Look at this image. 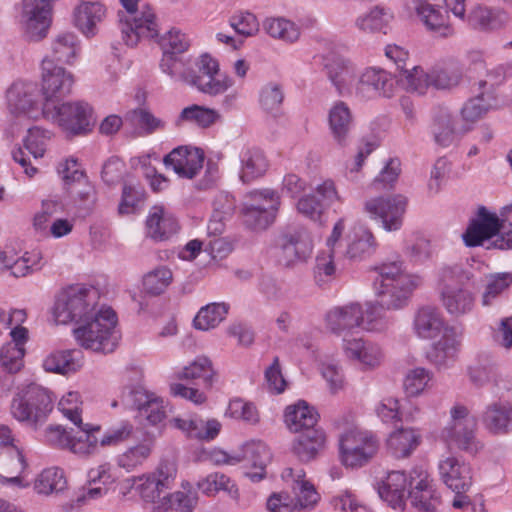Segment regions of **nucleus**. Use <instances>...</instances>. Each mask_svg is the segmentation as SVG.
Returning <instances> with one entry per match:
<instances>
[{
  "instance_id": "obj_1",
  "label": "nucleus",
  "mask_w": 512,
  "mask_h": 512,
  "mask_svg": "<svg viewBox=\"0 0 512 512\" xmlns=\"http://www.w3.org/2000/svg\"><path fill=\"white\" fill-rule=\"evenodd\" d=\"M377 273L373 288L378 301L350 303L331 309L326 315L327 327L336 334L356 327L369 332H385L394 323L384 310H399L407 306L415 289L422 285V278L405 271L402 260L386 261L373 267Z\"/></svg>"
},
{
  "instance_id": "obj_2",
  "label": "nucleus",
  "mask_w": 512,
  "mask_h": 512,
  "mask_svg": "<svg viewBox=\"0 0 512 512\" xmlns=\"http://www.w3.org/2000/svg\"><path fill=\"white\" fill-rule=\"evenodd\" d=\"M378 494L394 510L403 511L406 500L417 512H436L438 497L428 473L420 466L407 475L403 471H391L378 484Z\"/></svg>"
},
{
  "instance_id": "obj_3",
  "label": "nucleus",
  "mask_w": 512,
  "mask_h": 512,
  "mask_svg": "<svg viewBox=\"0 0 512 512\" xmlns=\"http://www.w3.org/2000/svg\"><path fill=\"white\" fill-rule=\"evenodd\" d=\"M413 329L422 339H439L427 352V359L438 367H446L455 361L461 339L456 330L446 324L441 312L433 306L421 307L415 314Z\"/></svg>"
},
{
  "instance_id": "obj_4",
  "label": "nucleus",
  "mask_w": 512,
  "mask_h": 512,
  "mask_svg": "<svg viewBox=\"0 0 512 512\" xmlns=\"http://www.w3.org/2000/svg\"><path fill=\"white\" fill-rule=\"evenodd\" d=\"M436 277V289L447 313L453 317L471 313L475 296L466 285L475 278L473 267L465 263L443 264L437 269Z\"/></svg>"
},
{
  "instance_id": "obj_5",
  "label": "nucleus",
  "mask_w": 512,
  "mask_h": 512,
  "mask_svg": "<svg viewBox=\"0 0 512 512\" xmlns=\"http://www.w3.org/2000/svg\"><path fill=\"white\" fill-rule=\"evenodd\" d=\"M117 315L110 307H101L93 319L73 330L77 343L84 349L104 354L112 353L119 344Z\"/></svg>"
},
{
  "instance_id": "obj_6",
  "label": "nucleus",
  "mask_w": 512,
  "mask_h": 512,
  "mask_svg": "<svg viewBox=\"0 0 512 512\" xmlns=\"http://www.w3.org/2000/svg\"><path fill=\"white\" fill-rule=\"evenodd\" d=\"M99 298V291L92 286L74 285L64 289L55 301V321L64 325L86 323L98 312Z\"/></svg>"
},
{
  "instance_id": "obj_7",
  "label": "nucleus",
  "mask_w": 512,
  "mask_h": 512,
  "mask_svg": "<svg viewBox=\"0 0 512 512\" xmlns=\"http://www.w3.org/2000/svg\"><path fill=\"white\" fill-rule=\"evenodd\" d=\"M10 410L17 421L36 429L46 422L53 410L52 393L36 383L18 387Z\"/></svg>"
},
{
  "instance_id": "obj_8",
  "label": "nucleus",
  "mask_w": 512,
  "mask_h": 512,
  "mask_svg": "<svg viewBox=\"0 0 512 512\" xmlns=\"http://www.w3.org/2000/svg\"><path fill=\"white\" fill-rule=\"evenodd\" d=\"M282 479L291 487L294 497L279 493L272 494L267 501L269 512H294L312 509L320 500L314 485L305 478L301 468H286L281 474Z\"/></svg>"
},
{
  "instance_id": "obj_9",
  "label": "nucleus",
  "mask_w": 512,
  "mask_h": 512,
  "mask_svg": "<svg viewBox=\"0 0 512 512\" xmlns=\"http://www.w3.org/2000/svg\"><path fill=\"white\" fill-rule=\"evenodd\" d=\"M142 0H120L124 11H119V26L122 39L127 46L134 47L141 39H153L159 35L157 18L148 4H138Z\"/></svg>"
},
{
  "instance_id": "obj_10",
  "label": "nucleus",
  "mask_w": 512,
  "mask_h": 512,
  "mask_svg": "<svg viewBox=\"0 0 512 512\" xmlns=\"http://www.w3.org/2000/svg\"><path fill=\"white\" fill-rule=\"evenodd\" d=\"M93 109L85 101L48 104L44 119L57 125L67 136L86 135L93 127Z\"/></svg>"
},
{
  "instance_id": "obj_11",
  "label": "nucleus",
  "mask_w": 512,
  "mask_h": 512,
  "mask_svg": "<svg viewBox=\"0 0 512 512\" xmlns=\"http://www.w3.org/2000/svg\"><path fill=\"white\" fill-rule=\"evenodd\" d=\"M450 422L443 428L442 437L450 445L474 455L482 444L476 439L477 422L463 405H455L450 410Z\"/></svg>"
},
{
  "instance_id": "obj_12",
  "label": "nucleus",
  "mask_w": 512,
  "mask_h": 512,
  "mask_svg": "<svg viewBox=\"0 0 512 512\" xmlns=\"http://www.w3.org/2000/svg\"><path fill=\"white\" fill-rule=\"evenodd\" d=\"M378 449L379 440L371 431L351 429L339 437L340 460L346 467H363Z\"/></svg>"
},
{
  "instance_id": "obj_13",
  "label": "nucleus",
  "mask_w": 512,
  "mask_h": 512,
  "mask_svg": "<svg viewBox=\"0 0 512 512\" xmlns=\"http://www.w3.org/2000/svg\"><path fill=\"white\" fill-rule=\"evenodd\" d=\"M242 213L244 223L251 229L262 230L271 225L280 205V197L273 189L254 190L247 194Z\"/></svg>"
},
{
  "instance_id": "obj_14",
  "label": "nucleus",
  "mask_w": 512,
  "mask_h": 512,
  "mask_svg": "<svg viewBox=\"0 0 512 512\" xmlns=\"http://www.w3.org/2000/svg\"><path fill=\"white\" fill-rule=\"evenodd\" d=\"M407 198L403 195L378 196L365 201L364 212L387 232L398 231L403 226Z\"/></svg>"
},
{
  "instance_id": "obj_15",
  "label": "nucleus",
  "mask_w": 512,
  "mask_h": 512,
  "mask_svg": "<svg viewBox=\"0 0 512 512\" xmlns=\"http://www.w3.org/2000/svg\"><path fill=\"white\" fill-rule=\"evenodd\" d=\"M7 103L10 112L16 117L31 120L44 118V101L38 102V88L33 82H14L7 91Z\"/></svg>"
},
{
  "instance_id": "obj_16",
  "label": "nucleus",
  "mask_w": 512,
  "mask_h": 512,
  "mask_svg": "<svg viewBox=\"0 0 512 512\" xmlns=\"http://www.w3.org/2000/svg\"><path fill=\"white\" fill-rule=\"evenodd\" d=\"M396 84L393 75L378 67L365 68L355 84V96L361 101L394 96Z\"/></svg>"
},
{
  "instance_id": "obj_17",
  "label": "nucleus",
  "mask_w": 512,
  "mask_h": 512,
  "mask_svg": "<svg viewBox=\"0 0 512 512\" xmlns=\"http://www.w3.org/2000/svg\"><path fill=\"white\" fill-rule=\"evenodd\" d=\"M174 463L164 461L159 464L156 471L141 477L128 478L127 488H134L139 492L145 502L154 503L160 497L163 490L169 489L176 477Z\"/></svg>"
},
{
  "instance_id": "obj_18",
  "label": "nucleus",
  "mask_w": 512,
  "mask_h": 512,
  "mask_svg": "<svg viewBox=\"0 0 512 512\" xmlns=\"http://www.w3.org/2000/svg\"><path fill=\"white\" fill-rule=\"evenodd\" d=\"M74 83L73 75L53 60L46 57L42 61V95L44 108L48 104L61 103L64 97L70 94Z\"/></svg>"
},
{
  "instance_id": "obj_19",
  "label": "nucleus",
  "mask_w": 512,
  "mask_h": 512,
  "mask_svg": "<svg viewBox=\"0 0 512 512\" xmlns=\"http://www.w3.org/2000/svg\"><path fill=\"white\" fill-rule=\"evenodd\" d=\"M127 403L138 411L141 418L151 425L161 423L166 417L164 400L142 385L128 387L123 392Z\"/></svg>"
},
{
  "instance_id": "obj_20",
  "label": "nucleus",
  "mask_w": 512,
  "mask_h": 512,
  "mask_svg": "<svg viewBox=\"0 0 512 512\" xmlns=\"http://www.w3.org/2000/svg\"><path fill=\"white\" fill-rule=\"evenodd\" d=\"M501 230V220L486 207L480 206L475 218L471 219L462 235L467 247L482 246L485 241L498 237Z\"/></svg>"
},
{
  "instance_id": "obj_21",
  "label": "nucleus",
  "mask_w": 512,
  "mask_h": 512,
  "mask_svg": "<svg viewBox=\"0 0 512 512\" xmlns=\"http://www.w3.org/2000/svg\"><path fill=\"white\" fill-rule=\"evenodd\" d=\"M442 482L453 492H467L473 483V471L468 462L448 456L438 463Z\"/></svg>"
},
{
  "instance_id": "obj_22",
  "label": "nucleus",
  "mask_w": 512,
  "mask_h": 512,
  "mask_svg": "<svg viewBox=\"0 0 512 512\" xmlns=\"http://www.w3.org/2000/svg\"><path fill=\"white\" fill-rule=\"evenodd\" d=\"M279 246L281 251L279 262L286 267L305 262L311 256L313 249L311 236L304 229L283 235Z\"/></svg>"
},
{
  "instance_id": "obj_23",
  "label": "nucleus",
  "mask_w": 512,
  "mask_h": 512,
  "mask_svg": "<svg viewBox=\"0 0 512 512\" xmlns=\"http://www.w3.org/2000/svg\"><path fill=\"white\" fill-rule=\"evenodd\" d=\"M164 164L182 178H194L203 167L204 154L198 148L177 147L164 157Z\"/></svg>"
},
{
  "instance_id": "obj_24",
  "label": "nucleus",
  "mask_w": 512,
  "mask_h": 512,
  "mask_svg": "<svg viewBox=\"0 0 512 512\" xmlns=\"http://www.w3.org/2000/svg\"><path fill=\"white\" fill-rule=\"evenodd\" d=\"M343 350L349 359L357 361L364 369H375L384 360L382 347L363 338H344Z\"/></svg>"
},
{
  "instance_id": "obj_25",
  "label": "nucleus",
  "mask_w": 512,
  "mask_h": 512,
  "mask_svg": "<svg viewBox=\"0 0 512 512\" xmlns=\"http://www.w3.org/2000/svg\"><path fill=\"white\" fill-rule=\"evenodd\" d=\"M179 224L172 213L162 206H153L146 219V234L154 241H166L176 235Z\"/></svg>"
},
{
  "instance_id": "obj_26",
  "label": "nucleus",
  "mask_w": 512,
  "mask_h": 512,
  "mask_svg": "<svg viewBox=\"0 0 512 512\" xmlns=\"http://www.w3.org/2000/svg\"><path fill=\"white\" fill-rule=\"evenodd\" d=\"M496 104V95L493 91L478 90L474 97L467 100L461 109L463 125L461 133H467L473 125L482 119Z\"/></svg>"
},
{
  "instance_id": "obj_27",
  "label": "nucleus",
  "mask_w": 512,
  "mask_h": 512,
  "mask_svg": "<svg viewBox=\"0 0 512 512\" xmlns=\"http://www.w3.org/2000/svg\"><path fill=\"white\" fill-rule=\"evenodd\" d=\"M328 125L334 141L345 146L354 127V117L347 103L336 101L328 112Z\"/></svg>"
},
{
  "instance_id": "obj_28",
  "label": "nucleus",
  "mask_w": 512,
  "mask_h": 512,
  "mask_svg": "<svg viewBox=\"0 0 512 512\" xmlns=\"http://www.w3.org/2000/svg\"><path fill=\"white\" fill-rule=\"evenodd\" d=\"M414 9L426 29L440 37L454 35V28L448 22V15L424 0H416Z\"/></svg>"
},
{
  "instance_id": "obj_29",
  "label": "nucleus",
  "mask_w": 512,
  "mask_h": 512,
  "mask_svg": "<svg viewBox=\"0 0 512 512\" xmlns=\"http://www.w3.org/2000/svg\"><path fill=\"white\" fill-rule=\"evenodd\" d=\"M327 75L340 95L349 93V85L354 75L351 63L336 53L322 56Z\"/></svg>"
},
{
  "instance_id": "obj_30",
  "label": "nucleus",
  "mask_w": 512,
  "mask_h": 512,
  "mask_svg": "<svg viewBox=\"0 0 512 512\" xmlns=\"http://www.w3.org/2000/svg\"><path fill=\"white\" fill-rule=\"evenodd\" d=\"M327 75L340 95L349 93V85L354 75L351 63L336 53L322 56Z\"/></svg>"
},
{
  "instance_id": "obj_31",
  "label": "nucleus",
  "mask_w": 512,
  "mask_h": 512,
  "mask_svg": "<svg viewBox=\"0 0 512 512\" xmlns=\"http://www.w3.org/2000/svg\"><path fill=\"white\" fill-rule=\"evenodd\" d=\"M83 366L81 351L77 349L55 350L43 360L42 367L47 372L61 375L75 373Z\"/></svg>"
},
{
  "instance_id": "obj_32",
  "label": "nucleus",
  "mask_w": 512,
  "mask_h": 512,
  "mask_svg": "<svg viewBox=\"0 0 512 512\" xmlns=\"http://www.w3.org/2000/svg\"><path fill=\"white\" fill-rule=\"evenodd\" d=\"M466 20L473 29L490 32L503 28L508 22V14L499 8L479 5L469 12Z\"/></svg>"
},
{
  "instance_id": "obj_33",
  "label": "nucleus",
  "mask_w": 512,
  "mask_h": 512,
  "mask_svg": "<svg viewBox=\"0 0 512 512\" xmlns=\"http://www.w3.org/2000/svg\"><path fill=\"white\" fill-rule=\"evenodd\" d=\"M485 428L494 435L512 432V404L495 402L487 406L482 416Z\"/></svg>"
},
{
  "instance_id": "obj_34",
  "label": "nucleus",
  "mask_w": 512,
  "mask_h": 512,
  "mask_svg": "<svg viewBox=\"0 0 512 512\" xmlns=\"http://www.w3.org/2000/svg\"><path fill=\"white\" fill-rule=\"evenodd\" d=\"M25 467L26 461L18 446L0 448V482L18 485Z\"/></svg>"
},
{
  "instance_id": "obj_35",
  "label": "nucleus",
  "mask_w": 512,
  "mask_h": 512,
  "mask_svg": "<svg viewBox=\"0 0 512 512\" xmlns=\"http://www.w3.org/2000/svg\"><path fill=\"white\" fill-rule=\"evenodd\" d=\"M117 479L115 470L110 463H102L91 468L87 473L88 488L83 494V499H98L108 492V486Z\"/></svg>"
},
{
  "instance_id": "obj_36",
  "label": "nucleus",
  "mask_w": 512,
  "mask_h": 512,
  "mask_svg": "<svg viewBox=\"0 0 512 512\" xmlns=\"http://www.w3.org/2000/svg\"><path fill=\"white\" fill-rule=\"evenodd\" d=\"M106 10L100 2H81L74 11L76 27L87 37L97 33V25L105 17Z\"/></svg>"
},
{
  "instance_id": "obj_37",
  "label": "nucleus",
  "mask_w": 512,
  "mask_h": 512,
  "mask_svg": "<svg viewBox=\"0 0 512 512\" xmlns=\"http://www.w3.org/2000/svg\"><path fill=\"white\" fill-rule=\"evenodd\" d=\"M240 179L243 183L262 177L268 169L263 151L257 147H245L240 152Z\"/></svg>"
},
{
  "instance_id": "obj_38",
  "label": "nucleus",
  "mask_w": 512,
  "mask_h": 512,
  "mask_svg": "<svg viewBox=\"0 0 512 512\" xmlns=\"http://www.w3.org/2000/svg\"><path fill=\"white\" fill-rule=\"evenodd\" d=\"M284 419L290 431L301 433L307 429H316L318 414L305 401H299L297 404L286 408Z\"/></svg>"
},
{
  "instance_id": "obj_39",
  "label": "nucleus",
  "mask_w": 512,
  "mask_h": 512,
  "mask_svg": "<svg viewBox=\"0 0 512 512\" xmlns=\"http://www.w3.org/2000/svg\"><path fill=\"white\" fill-rule=\"evenodd\" d=\"M175 426L184 431L188 437L210 441L215 439L221 429V424L215 419L204 421L200 418L174 419Z\"/></svg>"
},
{
  "instance_id": "obj_40",
  "label": "nucleus",
  "mask_w": 512,
  "mask_h": 512,
  "mask_svg": "<svg viewBox=\"0 0 512 512\" xmlns=\"http://www.w3.org/2000/svg\"><path fill=\"white\" fill-rule=\"evenodd\" d=\"M242 461H246L252 467L259 469L258 472H248L247 476L253 481L258 482L265 476V468L271 461V452L268 446L261 441H253L244 447Z\"/></svg>"
},
{
  "instance_id": "obj_41",
  "label": "nucleus",
  "mask_w": 512,
  "mask_h": 512,
  "mask_svg": "<svg viewBox=\"0 0 512 512\" xmlns=\"http://www.w3.org/2000/svg\"><path fill=\"white\" fill-rule=\"evenodd\" d=\"M198 490L208 496H215L219 492H225L231 499H239V489L235 482L221 472H213L201 478L197 482Z\"/></svg>"
},
{
  "instance_id": "obj_42",
  "label": "nucleus",
  "mask_w": 512,
  "mask_h": 512,
  "mask_svg": "<svg viewBox=\"0 0 512 512\" xmlns=\"http://www.w3.org/2000/svg\"><path fill=\"white\" fill-rule=\"evenodd\" d=\"M421 436L412 428H400L393 431L387 439V448L396 458H404L411 454L420 444Z\"/></svg>"
},
{
  "instance_id": "obj_43",
  "label": "nucleus",
  "mask_w": 512,
  "mask_h": 512,
  "mask_svg": "<svg viewBox=\"0 0 512 512\" xmlns=\"http://www.w3.org/2000/svg\"><path fill=\"white\" fill-rule=\"evenodd\" d=\"M80 430L79 436H71V443L68 449L81 457H88L98 452L100 445V439L97 437V433L100 432L101 428L99 425L82 424L78 427Z\"/></svg>"
},
{
  "instance_id": "obj_44",
  "label": "nucleus",
  "mask_w": 512,
  "mask_h": 512,
  "mask_svg": "<svg viewBox=\"0 0 512 512\" xmlns=\"http://www.w3.org/2000/svg\"><path fill=\"white\" fill-rule=\"evenodd\" d=\"M325 434L320 429H307L296 437L293 443V452L301 461L313 459L323 447Z\"/></svg>"
},
{
  "instance_id": "obj_45",
  "label": "nucleus",
  "mask_w": 512,
  "mask_h": 512,
  "mask_svg": "<svg viewBox=\"0 0 512 512\" xmlns=\"http://www.w3.org/2000/svg\"><path fill=\"white\" fill-rule=\"evenodd\" d=\"M394 19V13L391 9L382 6H375L367 13L360 15L355 25L365 32L387 33L390 23Z\"/></svg>"
},
{
  "instance_id": "obj_46",
  "label": "nucleus",
  "mask_w": 512,
  "mask_h": 512,
  "mask_svg": "<svg viewBox=\"0 0 512 512\" xmlns=\"http://www.w3.org/2000/svg\"><path fill=\"white\" fill-rule=\"evenodd\" d=\"M80 51V40L73 32L59 33L51 45L52 60L61 63H73Z\"/></svg>"
},
{
  "instance_id": "obj_47",
  "label": "nucleus",
  "mask_w": 512,
  "mask_h": 512,
  "mask_svg": "<svg viewBox=\"0 0 512 512\" xmlns=\"http://www.w3.org/2000/svg\"><path fill=\"white\" fill-rule=\"evenodd\" d=\"M377 241L371 230L360 226L354 229L353 238L348 244L347 256L353 260H361L371 256L377 249Z\"/></svg>"
},
{
  "instance_id": "obj_48",
  "label": "nucleus",
  "mask_w": 512,
  "mask_h": 512,
  "mask_svg": "<svg viewBox=\"0 0 512 512\" xmlns=\"http://www.w3.org/2000/svg\"><path fill=\"white\" fill-rule=\"evenodd\" d=\"M7 270L10 271L14 277H25L29 274L40 271L45 262L41 251L33 250L25 252L22 256L18 257L16 253H11Z\"/></svg>"
},
{
  "instance_id": "obj_49",
  "label": "nucleus",
  "mask_w": 512,
  "mask_h": 512,
  "mask_svg": "<svg viewBox=\"0 0 512 512\" xmlns=\"http://www.w3.org/2000/svg\"><path fill=\"white\" fill-rule=\"evenodd\" d=\"M233 83V80L226 74L195 76L193 72L188 81L189 85L210 96L223 94Z\"/></svg>"
},
{
  "instance_id": "obj_50",
  "label": "nucleus",
  "mask_w": 512,
  "mask_h": 512,
  "mask_svg": "<svg viewBox=\"0 0 512 512\" xmlns=\"http://www.w3.org/2000/svg\"><path fill=\"white\" fill-rule=\"evenodd\" d=\"M226 303H210L202 307L195 316L193 323L196 329L207 331L218 326L228 314Z\"/></svg>"
},
{
  "instance_id": "obj_51",
  "label": "nucleus",
  "mask_w": 512,
  "mask_h": 512,
  "mask_svg": "<svg viewBox=\"0 0 512 512\" xmlns=\"http://www.w3.org/2000/svg\"><path fill=\"white\" fill-rule=\"evenodd\" d=\"M67 481L62 469L51 467L43 470L35 480L34 489L38 494L49 495L66 488Z\"/></svg>"
},
{
  "instance_id": "obj_52",
  "label": "nucleus",
  "mask_w": 512,
  "mask_h": 512,
  "mask_svg": "<svg viewBox=\"0 0 512 512\" xmlns=\"http://www.w3.org/2000/svg\"><path fill=\"white\" fill-rule=\"evenodd\" d=\"M263 28L272 38L287 43H293L300 37L299 27L294 22L281 17L266 19Z\"/></svg>"
},
{
  "instance_id": "obj_53",
  "label": "nucleus",
  "mask_w": 512,
  "mask_h": 512,
  "mask_svg": "<svg viewBox=\"0 0 512 512\" xmlns=\"http://www.w3.org/2000/svg\"><path fill=\"white\" fill-rule=\"evenodd\" d=\"M213 375L211 361L204 356L197 357L190 365L177 373L179 379L198 380L206 387L212 385Z\"/></svg>"
},
{
  "instance_id": "obj_54",
  "label": "nucleus",
  "mask_w": 512,
  "mask_h": 512,
  "mask_svg": "<svg viewBox=\"0 0 512 512\" xmlns=\"http://www.w3.org/2000/svg\"><path fill=\"white\" fill-rule=\"evenodd\" d=\"M219 118L220 114L216 110L194 104L185 107L181 111L178 121L189 122L199 127L207 128L216 123Z\"/></svg>"
},
{
  "instance_id": "obj_55",
  "label": "nucleus",
  "mask_w": 512,
  "mask_h": 512,
  "mask_svg": "<svg viewBox=\"0 0 512 512\" xmlns=\"http://www.w3.org/2000/svg\"><path fill=\"white\" fill-rule=\"evenodd\" d=\"M432 87L451 89L456 87L463 77V69L457 64L435 67L431 70Z\"/></svg>"
},
{
  "instance_id": "obj_56",
  "label": "nucleus",
  "mask_w": 512,
  "mask_h": 512,
  "mask_svg": "<svg viewBox=\"0 0 512 512\" xmlns=\"http://www.w3.org/2000/svg\"><path fill=\"white\" fill-rule=\"evenodd\" d=\"M512 284V274L496 273L485 277V288L482 293V305L489 306Z\"/></svg>"
},
{
  "instance_id": "obj_57",
  "label": "nucleus",
  "mask_w": 512,
  "mask_h": 512,
  "mask_svg": "<svg viewBox=\"0 0 512 512\" xmlns=\"http://www.w3.org/2000/svg\"><path fill=\"white\" fill-rule=\"evenodd\" d=\"M187 486L191 488L190 484ZM183 491H176L165 497H163V504L168 507V510H174L176 512H193L197 503L198 496L191 489L186 490V486H183Z\"/></svg>"
},
{
  "instance_id": "obj_58",
  "label": "nucleus",
  "mask_w": 512,
  "mask_h": 512,
  "mask_svg": "<svg viewBox=\"0 0 512 512\" xmlns=\"http://www.w3.org/2000/svg\"><path fill=\"white\" fill-rule=\"evenodd\" d=\"M152 451V441L144 442L130 447L124 453L119 455L117 463L127 471H132L142 465L150 456Z\"/></svg>"
},
{
  "instance_id": "obj_59",
  "label": "nucleus",
  "mask_w": 512,
  "mask_h": 512,
  "mask_svg": "<svg viewBox=\"0 0 512 512\" xmlns=\"http://www.w3.org/2000/svg\"><path fill=\"white\" fill-rule=\"evenodd\" d=\"M160 69L171 79L187 84L192 73V71L187 68L186 63L178 57L177 54L167 52H163V56L160 61Z\"/></svg>"
},
{
  "instance_id": "obj_60",
  "label": "nucleus",
  "mask_w": 512,
  "mask_h": 512,
  "mask_svg": "<svg viewBox=\"0 0 512 512\" xmlns=\"http://www.w3.org/2000/svg\"><path fill=\"white\" fill-rule=\"evenodd\" d=\"M172 278L171 270L160 266L145 275L143 286L147 293L159 295L170 285Z\"/></svg>"
},
{
  "instance_id": "obj_61",
  "label": "nucleus",
  "mask_w": 512,
  "mask_h": 512,
  "mask_svg": "<svg viewBox=\"0 0 512 512\" xmlns=\"http://www.w3.org/2000/svg\"><path fill=\"white\" fill-rule=\"evenodd\" d=\"M430 75L431 71L426 72L422 67L414 66L411 70H404V78H402L401 81L408 91L422 95L432 86Z\"/></svg>"
},
{
  "instance_id": "obj_62",
  "label": "nucleus",
  "mask_w": 512,
  "mask_h": 512,
  "mask_svg": "<svg viewBox=\"0 0 512 512\" xmlns=\"http://www.w3.org/2000/svg\"><path fill=\"white\" fill-rule=\"evenodd\" d=\"M159 44L163 52L178 55L189 49L190 39L180 29L173 27L160 38Z\"/></svg>"
},
{
  "instance_id": "obj_63",
  "label": "nucleus",
  "mask_w": 512,
  "mask_h": 512,
  "mask_svg": "<svg viewBox=\"0 0 512 512\" xmlns=\"http://www.w3.org/2000/svg\"><path fill=\"white\" fill-rule=\"evenodd\" d=\"M432 379V373L422 367H417L408 371L404 379V389L408 396H417L421 394Z\"/></svg>"
},
{
  "instance_id": "obj_64",
  "label": "nucleus",
  "mask_w": 512,
  "mask_h": 512,
  "mask_svg": "<svg viewBox=\"0 0 512 512\" xmlns=\"http://www.w3.org/2000/svg\"><path fill=\"white\" fill-rule=\"evenodd\" d=\"M50 138V131L35 126L28 129V134L24 139V146L34 158H41L44 156Z\"/></svg>"
}]
</instances>
